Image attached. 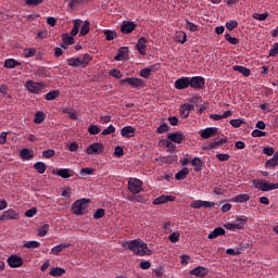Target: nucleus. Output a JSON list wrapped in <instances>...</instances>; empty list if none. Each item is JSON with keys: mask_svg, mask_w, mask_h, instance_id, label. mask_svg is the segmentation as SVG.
Returning <instances> with one entry per match:
<instances>
[{"mask_svg": "<svg viewBox=\"0 0 278 278\" xmlns=\"http://www.w3.org/2000/svg\"><path fill=\"white\" fill-rule=\"evenodd\" d=\"M123 249L134 252L135 255L139 257H144V255H151V250L149 245L142 241V239H135L126 241L122 244Z\"/></svg>", "mask_w": 278, "mask_h": 278, "instance_id": "nucleus-1", "label": "nucleus"}, {"mask_svg": "<svg viewBox=\"0 0 278 278\" xmlns=\"http://www.w3.org/2000/svg\"><path fill=\"white\" fill-rule=\"evenodd\" d=\"M253 188L261 190L262 192H270V190H277L278 184L268 182L264 179H254L252 180Z\"/></svg>", "mask_w": 278, "mask_h": 278, "instance_id": "nucleus-2", "label": "nucleus"}, {"mask_svg": "<svg viewBox=\"0 0 278 278\" xmlns=\"http://www.w3.org/2000/svg\"><path fill=\"white\" fill-rule=\"evenodd\" d=\"M88 203H90V200L86 198L75 201L72 205V214H75L76 216H84V214H86Z\"/></svg>", "mask_w": 278, "mask_h": 278, "instance_id": "nucleus-3", "label": "nucleus"}, {"mask_svg": "<svg viewBox=\"0 0 278 278\" xmlns=\"http://www.w3.org/2000/svg\"><path fill=\"white\" fill-rule=\"evenodd\" d=\"M121 86H125L127 84L130 88H135L137 90H142L147 86V83L142 80V78L128 77L124 78L119 81Z\"/></svg>", "mask_w": 278, "mask_h": 278, "instance_id": "nucleus-4", "label": "nucleus"}, {"mask_svg": "<svg viewBox=\"0 0 278 278\" xmlns=\"http://www.w3.org/2000/svg\"><path fill=\"white\" fill-rule=\"evenodd\" d=\"M25 88L30 92V94H40V92L45 90V84L27 80L25 83Z\"/></svg>", "mask_w": 278, "mask_h": 278, "instance_id": "nucleus-5", "label": "nucleus"}, {"mask_svg": "<svg viewBox=\"0 0 278 278\" xmlns=\"http://www.w3.org/2000/svg\"><path fill=\"white\" fill-rule=\"evenodd\" d=\"M142 180L138 178H129L128 180V190L131 194H140V192H142Z\"/></svg>", "mask_w": 278, "mask_h": 278, "instance_id": "nucleus-6", "label": "nucleus"}, {"mask_svg": "<svg viewBox=\"0 0 278 278\" xmlns=\"http://www.w3.org/2000/svg\"><path fill=\"white\" fill-rule=\"evenodd\" d=\"M189 88L193 90H203L205 88V79L203 76L189 77Z\"/></svg>", "mask_w": 278, "mask_h": 278, "instance_id": "nucleus-7", "label": "nucleus"}, {"mask_svg": "<svg viewBox=\"0 0 278 278\" xmlns=\"http://www.w3.org/2000/svg\"><path fill=\"white\" fill-rule=\"evenodd\" d=\"M105 151V146L101 142H96L87 147L86 153L87 155H101Z\"/></svg>", "mask_w": 278, "mask_h": 278, "instance_id": "nucleus-8", "label": "nucleus"}, {"mask_svg": "<svg viewBox=\"0 0 278 278\" xmlns=\"http://www.w3.org/2000/svg\"><path fill=\"white\" fill-rule=\"evenodd\" d=\"M18 212H16L14 208H9L3 212V214L0 216V220H18Z\"/></svg>", "mask_w": 278, "mask_h": 278, "instance_id": "nucleus-9", "label": "nucleus"}, {"mask_svg": "<svg viewBox=\"0 0 278 278\" xmlns=\"http://www.w3.org/2000/svg\"><path fill=\"white\" fill-rule=\"evenodd\" d=\"M174 86L176 90H186L187 88H190V77H180L176 79Z\"/></svg>", "mask_w": 278, "mask_h": 278, "instance_id": "nucleus-10", "label": "nucleus"}, {"mask_svg": "<svg viewBox=\"0 0 278 278\" xmlns=\"http://www.w3.org/2000/svg\"><path fill=\"white\" fill-rule=\"evenodd\" d=\"M7 262L11 268H21L23 266V257L18 255L9 256Z\"/></svg>", "mask_w": 278, "mask_h": 278, "instance_id": "nucleus-11", "label": "nucleus"}, {"mask_svg": "<svg viewBox=\"0 0 278 278\" xmlns=\"http://www.w3.org/2000/svg\"><path fill=\"white\" fill-rule=\"evenodd\" d=\"M167 138L170 142H175L176 144H181V142L186 140V136L181 131L168 134Z\"/></svg>", "mask_w": 278, "mask_h": 278, "instance_id": "nucleus-12", "label": "nucleus"}, {"mask_svg": "<svg viewBox=\"0 0 278 278\" xmlns=\"http://www.w3.org/2000/svg\"><path fill=\"white\" fill-rule=\"evenodd\" d=\"M216 134H218L217 127H208L200 131V136L204 140H208V138L216 136Z\"/></svg>", "mask_w": 278, "mask_h": 278, "instance_id": "nucleus-13", "label": "nucleus"}, {"mask_svg": "<svg viewBox=\"0 0 278 278\" xmlns=\"http://www.w3.org/2000/svg\"><path fill=\"white\" fill-rule=\"evenodd\" d=\"M136 29V23L124 21L121 25L122 34H131Z\"/></svg>", "mask_w": 278, "mask_h": 278, "instance_id": "nucleus-14", "label": "nucleus"}, {"mask_svg": "<svg viewBox=\"0 0 278 278\" xmlns=\"http://www.w3.org/2000/svg\"><path fill=\"white\" fill-rule=\"evenodd\" d=\"M129 55V48L122 47L119 48L117 54L114 56L115 62H123V60H127Z\"/></svg>", "mask_w": 278, "mask_h": 278, "instance_id": "nucleus-15", "label": "nucleus"}, {"mask_svg": "<svg viewBox=\"0 0 278 278\" xmlns=\"http://www.w3.org/2000/svg\"><path fill=\"white\" fill-rule=\"evenodd\" d=\"M191 165L194 168V173H201L205 166V162H203L199 156H195L191 160Z\"/></svg>", "mask_w": 278, "mask_h": 278, "instance_id": "nucleus-16", "label": "nucleus"}, {"mask_svg": "<svg viewBox=\"0 0 278 278\" xmlns=\"http://www.w3.org/2000/svg\"><path fill=\"white\" fill-rule=\"evenodd\" d=\"M147 42H149V40L144 37L138 39L136 49L139 51L140 55H147V51H144V49H147Z\"/></svg>", "mask_w": 278, "mask_h": 278, "instance_id": "nucleus-17", "label": "nucleus"}, {"mask_svg": "<svg viewBox=\"0 0 278 278\" xmlns=\"http://www.w3.org/2000/svg\"><path fill=\"white\" fill-rule=\"evenodd\" d=\"M208 273L210 270L203 266H198L190 270V275H193L194 277H206Z\"/></svg>", "mask_w": 278, "mask_h": 278, "instance_id": "nucleus-18", "label": "nucleus"}, {"mask_svg": "<svg viewBox=\"0 0 278 278\" xmlns=\"http://www.w3.org/2000/svg\"><path fill=\"white\" fill-rule=\"evenodd\" d=\"M121 136L123 138H134V136H136V128L132 126H125L121 130Z\"/></svg>", "mask_w": 278, "mask_h": 278, "instance_id": "nucleus-19", "label": "nucleus"}, {"mask_svg": "<svg viewBox=\"0 0 278 278\" xmlns=\"http://www.w3.org/2000/svg\"><path fill=\"white\" fill-rule=\"evenodd\" d=\"M226 231L223 227L215 228L210 235L208 240H216L218 236H225Z\"/></svg>", "mask_w": 278, "mask_h": 278, "instance_id": "nucleus-20", "label": "nucleus"}, {"mask_svg": "<svg viewBox=\"0 0 278 278\" xmlns=\"http://www.w3.org/2000/svg\"><path fill=\"white\" fill-rule=\"evenodd\" d=\"M51 277H62V275H66V269L62 267H52L49 271Z\"/></svg>", "mask_w": 278, "mask_h": 278, "instance_id": "nucleus-21", "label": "nucleus"}, {"mask_svg": "<svg viewBox=\"0 0 278 278\" xmlns=\"http://www.w3.org/2000/svg\"><path fill=\"white\" fill-rule=\"evenodd\" d=\"M232 71H237V73H241V75H243V77H250L251 76V70L241 66V65H235L232 67Z\"/></svg>", "mask_w": 278, "mask_h": 278, "instance_id": "nucleus-22", "label": "nucleus"}, {"mask_svg": "<svg viewBox=\"0 0 278 278\" xmlns=\"http://www.w3.org/2000/svg\"><path fill=\"white\" fill-rule=\"evenodd\" d=\"M188 175H190V169H188V167H184L181 170L176 173L175 178L177 179V181H181L186 179Z\"/></svg>", "mask_w": 278, "mask_h": 278, "instance_id": "nucleus-23", "label": "nucleus"}, {"mask_svg": "<svg viewBox=\"0 0 278 278\" xmlns=\"http://www.w3.org/2000/svg\"><path fill=\"white\" fill-rule=\"evenodd\" d=\"M251 197L247 193H241L232 198L233 203H247L250 201Z\"/></svg>", "mask_w": 278, "mask_h": 278, "instance_id": "nucleus-24", "label": "nucleus"}, {"mask_svg": "<svg viewBox=\"0 0 278 278\" xmlns=\"http://www.w3.org/2000/svg\"><path fill=\"white\" fill-rule=\"evenodd\" d=\"M34 75L36 77H47L49 75V70L47 67L40 66L37 67V70H34Z\"/></svg>", "mask_w": 278, "mask_h": 278, "instance_id": "nucleus-25", "label": "nucleus"}, {"mask_svg": "<svg viewBox=\"0 0 278 278\" xmlns=\"http://www.w3.org/2000/svg\"><path fill=\"white\" fill-rule=\"evenodd\" d=\"M67 66H73L74 68H79V66H81V56L67 59Z\"/></svg>", "mask_w": 278, "mask_h": 278, "instance_id": "nucleus-26", "label": "nucleus"}, {"mask_svg": "<svg viewBox=\"0 0 278 278\" xmlns=\"http://www.w3.org/2000/svg\"><path fill=\"white\" fill-rule=\"evenodd\" d=\"M73 170L68 169V168H61L56 172V175L59 177H62V179H68L70 177H73Z\"/></svg>", "mask_w": 278, "mask_h": 278, "instance_id": "nucleus-27", "label": "nucleus"}, {"mask_svg": "<svg viewBox=\"0 0 278 278\" xmlns=\"http://www.w3.org/2000/svg\"><path fill=\"white\" fill-rule=\"evenodd\" d=\"M84 21L81 20H75L74 21V26L72 28V31H71V36H77V34H79V29L81 28V25H83Z\"/></svg>", "mask_w": 278, "mask_h": 278, "instance_id": "nucleus-28", "label": "nucleus"}, {"mask_svg": "<svg viewBox=\"0 0 278 278\" xmlns=\"http://www.w3.org/2000/svg\"><path fill=\"white\" fill-rule=\"evenodd\" d=\"M68 247H71V244L61 243L56 247H53L51 249V253H53V255H60V253H62L64 249H68Z\"/></svg>", "mask_w": 278, "mask_h": 278, "instance_id": "nucleus-29", "label": "nucleus"}, {"mask_svg": "<svg viewBox=\"0 0 278 278\" xmlns=\"http://www.w3.org/2000/svg\"><path fill=\"white\" fill-rule=\"evenodd\" d=\"M16 66H21V62L14 59H7L4 61V68H16Z\"/></svg>", "mask_w": 278, "mask_h": 278, "instance_id": "nucleus-30", "label": "nucleus"}, {"mask_svg": "<svg viewBox=\"0 0 278 278\" xmlns=\"http://www.w3.org/2000/svg\"><path fill=\"white\" fill-rule=\"evenodd\" d=\"M47 118V115L42 111H39L35 114L34 124L40 125L41 123H45V119Z\"/></svg>", "mask_w": 278, "mask_h": 278, "instance_id": "nucleus-31", "label": "nucleus"}, {"mask_svg": "<svg viewBox=\"0 0 278 278\" xmlns=\"http://www.w3.org/2000/svg\"><path fill=\"white\" fill-rule=\"evenodd\" d=\"M20 157H22V160H31L34 157V153H31V151H29V149L24 148L20 152Z\"/></svg>", "mask_w": 278, "mask_h": 278, "instance_id": "nucleus-32", "label": "nucleus"}, {"mask_svg": "<svg viewBox=\"0 0 278 278\" xmlns=\"http://www.w3.org/2000/svg\"><path fill=\"white\" fill-rule=\"evenodd\" d=\"M35 170L39 173V175H45V172L47 170V165L42 162H37L34 164Z\"/></svg>", "mask_w": 278, "mask_h": 278, "instance_id": "nucleus-33", "label": "nucleus"}, {"mask_svg": "<svg viewBox=\"0 0 278 278\" xmlns=\"http://www.w3.org/2000/svg\"><path fill=\"white\" fill-rule=\"evenodd\" d=\"M222 144H227V138L215 140L208 144L210 149H218Z\"/></svg>", "mask_w": 278, "mask_h": 278, "instance_id": "nucleus-34", "label": "nucleus"}, {"mask_svg": "<svg viewBox=\"0 0 278 278\" xmlns=\"http://www.w3.org/2000/svg\"><path fill=\"white\" fill-rule=\"evenodd\" d=\"M58 97H60V91L59 90H53V91H49L45 96V100L46 101H54V99H58Z\"/></svg>", "mask_w": 278, "mask_h": 278, "instance_id": "nucleus-35", "label": "nucleus"}, {"mask_svg": "<svg viewBox=\"0 0 278 278\" xmlns=\"http://www.w3.org/2000/svg\"><path fill=\"white\" fill-rule=\"evenodd\" d=\"M62 40L63 42L68 46V45H75V37L73 35L68 34H63L62 35Z\"/></svg>", "mask_w": 278, "mask_h": 278, "instance_id": "nucleus-36", "label": "nucleus"}, {"mask_svg": "<svg viewBox=\"0 0 278 278\" xmlns=\"http://www.w3.org/2000/svg\"><path fill=\"white\" fill-rule=\"evenodd\" d=\"M91 60H92V56H90V54L88 53H85L83 58H80L81 67L86 68L88 64H90Z\"/></svg>", "mask_w": 278, "mask_h": 278, "instance_id": "nucleus-37", "label": "nucleus"}, {"mask_svg": "<svg viewBox=\"0 0 278 278\" xmlns=\"http://www.w3.org/2000/svg\"><path fill=\"white\" fill-rule=\"evenodd\" d=\"M49 233V225L45 224L38 228V236L39 238H45Z\"/></svg>", "mask_w": 278, "mask_h": 278, "instance_id": "nucleus-38", "label": "nucleus"}, {"mask_svg": "<svg viewBox=\"0 0 278 278\" xmlns=\"http://www.w3.org/2000/svg\"><path fill=\"white\" fill-rule=\"evenodd\" d=\"M90 33V22L85 21L84 25L80 28V36H88Z\"/></svg>", "mask_w": 278, "mask_h": 278, "instance_id": "nucleus-39", "label": "nucleus"}, {"mask_svg": "<svg viewBox=\"0 0 278 278\" xmlns=\"http://www.w3.org/2000/svg\"><path fill=\"white\" fill-rule=\"evenodd\" d=\"M186 40H188V36L186 33H177L176 34V41L180 42V45H186Z\"/></svg>", "mask_w": 278, "mask_h": 278, "instance_id": "nucleus-40", "label": "nucleus"}, {"mask_svg": "<svg viewBox=\"0 0 278 278\" xmlns=\"http://www.w3.org/2000/svg\"><path fill=\"white\" fill-rule=\"evenodd\" d=\"M225 40H227V42H229L230 45H240V39L231 37L229 33L225 35Z\"/></svg>", "mask_w": 278, "mask_h": 278, "instance_id": "nucleus-41", "label": "nucleus"}, {"mask_svg": "<svg viewBox=\"0 0 278 278\" xmlns=\"http://www.w3.org/2000/svg\"><path fill=\"white\" fill-rule=\"evenodd\" d=\"M24 249H38L40 247V242L38 241H27L24 243Z\"/></svg>", "mask_w": 278, "mask_h": 278, "instance_id": "nucleus-42", "label": "nucleus"}, {"mask_svg": "<svg viewBox=\"0 0 278 278\" xmlns=\"http://www.w3.org/2000/svg\"><path fill=\"white\" fill-rule=\"evenodd\" d=\"M88 132L91 135V136H97V134H100L101 132V128L97 125H90L88 127Z\"/></svg>", "mask_w": 278, "mask_h": 278, "instance_id": "nucleus-43", "label": "nucleus"}, {"mask_svg": "<svg viewBox=\"0 0 278 278\" xmlns=\"http://www.w3.org/2000/svg\"><path fill=\"white\" fill-rule=\"evenodd\" d=\"M275 166H278V160L274 156L265 163V168H275Z\"/></svg>", "mask_w": 278, "mask_h": 278, "instance_id": "nucleus-44", "label": "nucleus"}, {"mask_svg": "<svg viewBox=\"0 0 278 278\" xmlns=\"http://www.w3.org/2000/svg\"><path fill=\"white\" fill-rule=\"evenodd\" d=\"M26 5L37 8V5H42L45 3V0H25Z\"/></svg>", "mask_w": 278, "mask_h": 278, "instance_id": "nucleus-45", "label": "nucleus"}, {"mask_svg": "<svg viewBox=\"0 0 278 278\" xmlns=\"http://www.w3.org/2000/svg\"><path fill=\"white\" fill-rule=\"evenodd\" d=\"M156 131L159 134H166V132L170 131V126H168V124L164 123L156 128Z\"/></svg>", "mask_w": 278, "mask_h": 278, "instance_id": "nucleus-46", "label": "nucleus"}, {"mask_svg": "<svg viewBox=\"0 0 278 278\" xmlns=\"http://www.w3.org/2000/svg\"><path fill=\"white\" fill-rule=\"evenodd\" d=\"M110 75H111V77H115V79H122L123 78V73L121 72V70H117V68L111 70Z\"/></svg>", "mask_w": 278, "mask_h": 278, "instance_id": "nucleus-47", "label": "nucleus"}, {"mask_svg": "<svg viewBox=\"0 0 278 278\" xmlns=\"http://www.w3.org/2000/svg\"><path fill=\"white\" fill-rule=\"evenodd\" d=\"M248 222H249V217L247 216L237 217L236 219V224L240 225L241 229H243L244 225H247Z\"/></svg>", "mask_w": 278, "mask_h": 278, "instance_id": "nucleus-48", "label": "nucleus"}, {"mask_svg": "<svg viewBox=\"0 0 278 278\" xmlns=\"http://www.w3.org/2000/svg\"><path fill=\"white\" fill-rule=\"evenodd\" d=\"M165 147L168 149L169 153H175V151H177V146H175L170 140H165Z\"/></svg>", "mask_w": 278, "mask_h": 278, "instance_id": "nucleus-49", "label": "nucleus"}, {"mask_svg": "<svg viewBox=\"0 0 278 278\" xmlns=\"http://www.w3.org/2000/svg\"><path fill=\"white\" fill-rule=\"evenodd\" d=\"M36 48H28L24 50V58H34L36 55Z\"/></svg>", "mask_w": 278, "mask_h": 278, "instance_id": "nucleus-50", "label": "nucleus"}, {"mask_svg": "<svg viewBox=\"0 0 278 278\" xmlns=\"http://www.w3.org/2000/svg\"><path fill=\"white\" fill-rule=\"evenodd\" d=\"M236 27H238L237 21L226 22V29H228V31H233L236 29Z\"/></svg>", "mask_w": 278, "mask_h": 278, "instance_id": "nucleus-51", "label": "nucleus"}, {"mask_svg": "<svg viewBox=\"0 0 278 278\" xmlns=\"http://www.w3.org/2000/svg\"><path fill=\"white\" fill-rule=\"evenodd\" d=\"M190 207H193V210H201V207H203V200L192 201Z\"/></svg>", "mask_w": 278, "mask_h": 278, "instance_id": "nucleus-52", "label": "nucleus"}, {"mask_svg": "<svg viewBox=\"0 0 278 278\" xmlns=\"http://www.w3.org/2000/svg\"><path fill=\"white\" fill-rule=\"evenodd\" d=\"M103 216H105V210H103V208H98L96 211V213L93 214V218L96 220H99V218H103Z\"/></svg>", "mask_w": 278, "mask_h": 278, "instance_id": "nucleus-53", "label": "nucleus"}, {"mask_svg": "<svg viewBox=\"0 0 278 278\" xmlns=\"http://www.w3.org/2000/svg\"><path fill=\"white\" fill-rule=\"evenodd\" d=\"M252 16L255 21H266V18H268V13H254Z\"/></svg>", "mask_w": 278, "mask_h": 278, "instance_id": "nucleus-54", "label": "nucleus"}, {"mask_svg": "<svg viewBox=\"0 0 278 278\" xmlns=\"http://www.w3.org/2000/svg\"><path fill=\"white\" fill-rule=\"evenodd\" d=\"M116 131V127L114 125H110L106 129L102 131V136H110Z\"/></svg>", "mask_w": 278, "mask_h": 278, "instance_id": "nucleus-55", "label": "nucleus"}, {"mask_svg": "<svg viewBox=\"0 0 278 278\" xmlns=\"http://www.w3.org/2000/svg\"><path fill=\"white\" fill-rule=\"evenodd\" d=\"M104 36L106 40H114V38H116V31L105 30Z\"/></svg>", "mask_w": 278, "mask_h": 278, "instance_id": "nucleus-56", "label": "nucleus"}, {"mask_svg": "<svg viewBox=\"0 0 278 278\" xmlns=\"http://www.w3.org/2000/svg\"><path fill=\"white\" fill-rule=\"evenodd\" d=\"M166 203V195H161L153 201V205H162Z\"/></svg>", "mask_w": 278, "mask_h": 278, "instance_id": "nucleus-57", "label": "nucleus"}, {"mask_svg": "<svg viewBox=\"0 0 278 278\" xmlns=\"http://www.w3.org/2000/svg\"><path fill=\"white\" fill-rule=\"evenodd\" d=\"M42 155H43L47 160H50V157H53V155H55V150H53V149L45 150V151L42 152Z\"/></svg>", "mask_w": 278, "mask_h": 278, "instance_id": "nucleus-58", "label": "nucleus"}, {"mask_svg": "<svg viewBox=\"0 0 278 278\" xmlns=\"http://www.w3.org/2000/svg\"><path fill=\"white\" fill-rule=\"evenodd\" d=\"M224 227H225V229H228L229 231H233V229H241L240 225L231 224V223L225 224Z\"/></svg>", "mask_w": 278, "mask_h": 278, "instance_id": "nucleus-59", "label": "nucleus"}, {"mask_svg": "<svg viewBox=\"0 0 278 278\" xmlns=\"http://www.w3.org/2000/svg\"><path fill=\"white\" fill-rule=\"evenodd\" d=\"M168 240L174 244L179 242V232H173L172 235H169Z\"/></svg>", "mask_w": 278, "mask_h": 278, "instance_id": "nucleus-60", "label": "nucleus"}, {"mask_svg": "<svg viewBox=\"0 0 278 278\" xmlns=\"http://www.w3.org/2000/svg\"><path fill=\"white\" fill-rule=\"evenodd\" d=\"M278 55V42L269 50V58H275Z\"/></svg>", "mask_w": 278, "mask_h": 278, "instance_id": "nucleus-61", "label": "nucleus"}, {"mask_svg": "<svg viewBox=\"0 0 278 278\" xmlns=\"http://www.w3.org/2000/svg\"><path fill=\"white\" fill-rule=\"evenodd\" d=\"M186 24H187V28L189 29V31H197V29H199L197 24H194L188 20H186Z\"/></svg>", "mask_w": 278, "mask_h": 278, "instance_id": "nucleus-62", "label": "nucleus"}, {"mask_svg": "<svg viewBox=\"0 0 278 278\" xmlns=\"http://www.w3.org/2000/svg\"><path fill=\"white\" fill-rule=\"evenodd\" d=\"M94 168L92 167H86L80 169V175H93Z\"/></svg>", "mask_w": 278, "mask_h": 278, "instance_id": "nucleus-63", "label": "nucleus"}, {"mask_svg": "<svg viewBox=\"0 0 278 278\" xmlns=\"http://www.w3.org/2000/svg\"><path fill=\"white\" fill-rule=\"evenodd\" d=\"M230 125H231L232 127L238 128V127H240L241 125H244V122H243L242 119H231V121H230Z\"/></svg>", "mask_w": 278, "mask_h": 278, "instance_id": "nucleus-64", "label": "nucleus"}]
</instances>
